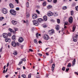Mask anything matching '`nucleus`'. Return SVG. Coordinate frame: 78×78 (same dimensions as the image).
Segmentation results:
<instances>
[{"instance_id": "1", "label": "nucleus", "mask_w": 78, "mask_h": 78, "mask_svg": "<svg viewBox=\"0 0 78 78\" xmlns=\"http://www.w3.org/2000/svg\"><path fill=\"white\" fill-rule=\"evenodd\" d=\"M10 14H11L12 15L14 16V15H16L17 14V12L14 10L13 9H11L10 10Z\"/></svg>"}, {"instance_id": "2", "label": "nucleus", "mask_w": 78, "mask_h": 78, "mask_svg": "<svg viewBox=\"0 0 78 78\" xmlns=\"http://www.w3.org/2000/svg\"><path fill=\"white\" fill-rule=\"evenodd\" d=\"M2 12L4 14H6L8 13V10L6 9H2Z\"/></svg>"}, {"instance_id": "3", "label": "nucleus", "mask_w": 78, "mask_h": 78, "mask_svg": "<svg viewBox=\"0 0 78 78\" xmlns=\"http://www.w3.org/2000/svg\"><path fill=\"white\" fill-rule=\"evenodd\" d=\"M32 22L34 25L37 26V25H39V23H38V21L36 20H34L32 21Z\"/></svg>"}, {"instance_id": "4", "label": "nucleus", "mask_w": 78, "mask_h": 78, "mask_svg": "<svg viewBox=\"0 0 78 78\" xmlns=\"http://www.w3.org/2000/svg\"><path fill=\"white\" fill-rule=\"evenodd\" d=\"M78 36V34H76L75 36L73 37V41L74 42H76V41H77Z\"/></svg>"}, {"instance_id": "5", "label": "nucleus", "mask_w": 78, "mask_h": 78, "mask_svg": "<svg viewBox=\"0 0 78 78\" xmlns=\"http://www.w3.org/2000/svg\"><path fill=\"white\" fill-rule=\"evenodd\" d=\"M43 37L44 39H45V40H46V41H47V40H48V39H50V37H49L48 35L47 34H45L44 36Z\"/></svg>"}, {"instance_id": "6", "label": "nucleus", "mask_w": 78, "mask_h": 78, "mask_svg": "<svg viewBox=\"0 0 78 78\" xmlns=\"http://www.w3.org/2000/svg\"><path fill=\"white\" fill-rule=\"evenodd\" d=\"M24 41V39H23V38L22 37H20L19 38V39L18 40V41L19 42H20V43H22L23 41Z\"/></svg>"}, {"instance_id": "7", "label": "nucleus", "mask_w": 78, "mask_h": 78, "mask_svg": "<svg viewBox=\"0 0 78 78\" xmlns=\"http://www.w3.org/2000/svg\"><path fill=\"white\" fill-rule=\"evenodd\" d=\"M69 22L70 23H72L73 22V18H72V16H71L69 18Z\"/></svg>"}, {"instance_id": "8", "label": "nucleus", "mask_w": 78, "mask_h": 78, "mask_svg": "<svg viewBox=\"0 0 78 78\" xmlns=\"http://www.w3.org/2000/svg\"><path fill=\"white\" fill-rule=\"evenodd\" d=\"M50 31V35H52L53 34H54L55 33V30L53 29H51L49 30Z\"/></svg>"}, {"instance_id": "9", "label": "nucleus", "mask_w": 78, "mask_h": 78, "mask_svg": "<svg viewBox=\"0 0 78 78\" xmlns=\"http://www.w3.org/2000/svg\"><path fill=\"white\" fill-rule=\"evenodd\" d=\"M54 14L53 13L51 12H49L48 13V16H49V17L50 16H53Z\"/></svg>"}, {"instance_id": "10", "label": "nucleus", "mask_w": 78, "mask_h": 78, "mask_svg": "<svg viewBox=\"0 0 78 78\" xmlns=\"http://www.w3.org/2000/svg\"><path fill=\"white\" fill-rule=\"evenodd\" d=\"M11 45L13 47H16V42L13 41H12L11 43Z\"/></svg>"}, {"instance_id": "11", "label": "nucleus", "mask_w": 78, "mask_h": 78, "mask_svg": "<svg viewBox=\"0 0 78 78\" xmlns=\"http://www.w3.org/2000/svg\"><path fill=\"white\" fill-rule=\"evenodd\" d=\"M12 23L14 25H17V21H15L14 20H12Z\"/></svg>"}, {"instance_id": "12", "label": "nucleus", "mask_w": 78, "mask_h": 78, "mask_svg": "<svg viewBox=\"0 0 78 78\" xmlns=\"http://www.w3.org/2000/svg\"><path fill=\"white\" fill-rule=\"evenodd\" d=\"M3 36L4 38H7L8 37V34L5 33L3 34Z\"/></svg>"}, {"instance_id": "13", "label": "nucleus", "mask_w": 78, "mask_h": 78, "mask_svg": "<svg viewBox=\"0 0 78 78\" xmlns=\"http://www.w3.org/2000/svg\"><path fill=\"white\" fill-rule=\"evenodd\" d=\"M32 17L33 19H36L37 17V15L36 14H34L32 15Z\"/></svg>"}, {"instance_id": "14", "label": "nucleus", "mask_w": 78, "mask_h": 78, "mask_svg": "<svg viewBox=\"0 0 78 78\" xmlns=\"http://www.w3.org/2000/svg\"><path fill=\"white\" fill-rule=\"evenodd\" d=\"M5 41L6 42H11V39H10V38L7 39V38H6L5 39Z\"/></svg>"}, {"instance_id": "15", "label": "nucleus", "mask_w": 78, "mask_h": 78, "mask_svg": "<svg viewBox=\"0 0 78 78\" xmlns=\"http://www.w3.org/2000/svg\"><path fill=\"white\" fill-rule=\"evenodd\" d=\"M9 31H10L11 33H12L13 34H15V32H14V30L11 28H9Z\"/></svg>"}, {"instance_id": "16", "label": "nucleus", "mask_w": 78, "mask_h": 78, "mask_svg": "<svg viewBox=\"0 0 78 78\" xmlns=\"http://www.w3.org/2000/svg\"><path fill=\"white\" fill-rule=\"evenodd\" d=\"M76 62V60L75 59V58H74V59L73 60L72 62V66H75Z\"/></svg>"}, {"instance_id": "17", "label": "nucleus", "mask_w": 78, "mask_h": 78, "mask_svg": "<svg viewBox=\"0 0 78 78\" xmlns=\"http://www.w3.org/2000/svg\"><path fill=\"white\" fill-rule=\"evenodd\" d=\"M52 71L53 72L54 71V69H55V64L54 63L52 65Z\"/></svg>"}, {"instance_id": "18", "label": "nucleus", "mask_w": 78, "mask_h": 78, "mask_svg": "<svg viewBox=\"0 0 78 78\" xmlns=\"http://www.w3.org/2000/svg\"><path fill=\"white\" fill-rule=\"evenodd\" d=\"M9 6H10V8L12 9L14 8V5L12 3H10L9 4Z\"/></svg>"}, {"instance_id": "19", "label": "nucleus", "mask_w": 78, "mask_h": 78, "mask_svg": "<svg viewBox=\"0 0 78 78\" xmlns=\"http://www.w3.org/2000/svg\"><path fill=\"white\" fill-rule=\"evenodd\" d=\"M12 38L13 40V41H15L16 39V35H13V36H12Z\"/></svg>"}, {"instance_id": "20", "label": "nucleus", "mask_w": 78, "mask_h": 78, "mask_svg": "<svg viewBox=\"0 0 78 78\" xmlns=\"http://www.w3.org/2000/svg\"><path fill=\"white\" fill-rule=\"evenodd\" d=\"M38 34L39 33H37L36 34V37L37 39L39 38V36H41V34Z\"/></svg>"}, {"instance_id": "21", "label": "nucleus", "mask_w": 78, "mask_h": 78, "mask_svg": "<svg viewBox=\"0 0 78 78\" xmlns=\"http://www.w3.org/2000/svg\"><path fill=\"white\" fill-rule=\"evenodd\" d=\"M43 19L44 21H47V16H44Z\"/></svg>"}, {"instance_id": "22", "label": "nucleus", "mask_w": 78, "mask_h": 78, "mask_svg": "<svg viewBox=\"0 0 78 78\" xmlns=\"http://www.w3.org/2000/svg\"><path fill=\"white\" fill-rule=\"evenodd\" d=\"M30 17V13L28 12L26 13V17L28 18Z\"/></svg>"}, {"instance_id": "23", "label": "nucleus", "mask_w": 78, "mask_h": 78, "mask_svg": "<svg viewBox=\"0 0 78 78\" xmlns=\"http://www.w3.org/2000/svg\"><path fill=\"white\" fill-rule=\"evenodd\" d=\"M43 20V19L41 18H38L37 20V21L38 22H42Z\"/></svg>"}, {"instance_id": "24", "label": "nucleus", "mask_w": 78, "mask_h": 78, "mask_svg": "<svg viewBox=\"0 0 78 78\" xmlns=\"http://www.w3.org/2000/svg\"><path fill=\"white\" fill-rule=\"evenodd\" d=\"M75 28H76V26H74L73 27V32H74L75 31Z\"/></svg>"}, {"instance_id": "25", "label": "nucleus", "mask_w": 78, "mask_h": 78, "mask_svg": "<svg viewBox=\"0 0 78 78\" xmlns=\"http://www.w3.org/2000/svg\"><path fill=\"white\" fill-rule=\"evenodd\" d=\"M46 5H47V2L46 1H44L43 3V5L44 6H46Z\"/></svg>"}, {"instance_id": "26", "label": "nucleus", "mask_w": 78, "mask_h": 78, "mask_svg": "<svg viewBox=\"0 0 78 78\" xmlns=\"http://www.w3.org/2000/svg\"><path fill=\"white\" fill-rule=\"evenodd\" d=\"M13 54L14 55H17V51H14L13 53Z\"/></svg>"}, {"instance_id": "27", "label": "nucleus", "mask_w": 78, "mask_h": 78, "mask_svg": "<svg viewBox=\"0 0 78 78\" xmlns=\"http://www.w3.org/2000/svg\"><path fill=\"white\" fill-rule=\"evenodd\" d=\"M67 8V6H64L62 7V9H63V10H65Z\"/></svg>"}, {"instance_id": "28", "label": "nucleus", "mask_w": 78, "mask_h": 78, "mask_svg": "<svg viewBox=\"0 0 78 78\" xmlns=\"http://www.w3.org/2000/svg\"><path fill=\"white\" fill-rule=\"evenodd\" d=\"M14 30H15L14 32H15V34H16V31H18V28H14Z\"/></svg>"}, {"instance_id": "29", "label": "nucleus", "mask_w": 78, "mask_h": 78, "mask_svg": "<svg viewBox=\"0 0 78 78\" xmlns=\"http://www.w3.org/2000/svg\"><path fill=\"white\" fill-rule=\"evenodd\" d=\"M52 8V6H51V5H48V6H47V8L48 9H50V8Z\"/></svg>"}, {"instance_id": "30", "label": "nucleus", "mask_w": 78, "mask_h": 78, "mask_svg": "<svg viewBox=\"0 0 78 78\" xmlns=\"http://www.w3.org/2000/svg\"><path fill=\"white\" fill-rule=\"evenodd\" d=\"M57 22L58 23H60V20L59 19H57Z\"/></svg>"}, {"instance_id": "31", "label": "nucleus", "mask_w": 78, "mask_h": 78, "mask_svg": "<svg viewBox=\"0 0 78 78\" xmlns=\"http://www.w3.org/2000/svg\"><path fill=\"white\" fill-rule=\"evenodd\" d=\"M26 6L27 7V8H28L29 7V2H27L26 3Z\"/></svg>"}, {"instance_id": "32", "label": "nucleus", "mask_w": 78, "mask_h": 78, "mask_svg": "<svg viewBox=\"0 0 78 78\" xmlns=\"http://www.w3.org/2000/svg\"><path fill=\"white\" fill-rule=\"evenodd\" d=\"M34 43L37 44L38 43L37 42V40L36 39H34Z\"/></svg>"}, {"instance_id": "33", "label": "nucleus", "mask_w": 78, "mask_h": 78, "mask_svg": "<svg viewBox=\"0 0 78 78\" xmlns=\"http://www.w3.org/2000/svg\"><path fill=\"white\" fill-rule=\"evenodd\" d=\"M71 16H73L74 14V12H73V10H72L71 11Z\"/></svg>"}, {"instance_id": "34", "label": "nucleus", "mask_w": 78, "mask_h": 78, "mask_svg": "<svg viewBox=\"0 0 78 78\" xmlns=\"http://www.w3.org/2000/svg\"><path fill=\"white\" fill-rule=\"evenodd\" d=\"M67 67H71V63H68L67 65Z\"/></svg>"}, {"instance_id": "35", "label": "nucleus", "mask_w": 78, "mask_h": 78, "mask_svg": "<svg viewBox=\"0 0 78 78\" xmlns=\"http://www.w3.org/2000/svg\"><path fill=\"white\" fill-rule=\"evenodd\" d=\"M16 46H17L18 47L19 46V43L17 42L16 43Z\"/></svg>"}, {"instance_id": "36", "label": "nucleus", "mask_w": 78, "mask_h": 78, "mask_svg": "<svg viewBox=\"0 0 78 78\" xmlns=\"http://www.w3.org/2000/svg\"><path fill=\"white\" fill-rule=\"evenodd\" d=\"M23 63V61H21L20 62H19V64H18L19 66H20L21 64Z\"/></svg>"}, {"instance_id": "37", "label": "nucleus", "mask_w": 78, "mask_h": 78, "mask_svg": "<svg viewBox=\"0 0 78 78\" xmlns=\"http://www.w3.org/2000/svg\"><path fill=\"white\" fill-rule=\"evenodd\" d=\"M4 19V17L3 16L0 17V21H2V20Z\"/></svg>"}, {"instance_id": "38", "label": "nucleus", "mask_w": 78, "mask_h": 78, "mask_svg": "<svg viewBox=\"0 0 78 78\" xmlns=\"http://www.w3.org/2000/svg\"><path fill=\"white\" fill-rule=\"evenodd\" d=\"M57 2V0H53V3H56Z\"/></svg>"}, {"instance_id": "39", "label": "nucleus", "mask_w": 78, "mask_h": 78, "mask_svg": "<svg viewBox=\"0 0 78 78\" xmlns=\"http://www.w3.org/2000/svg\"><path fill=\"white\" fill-rule=\"evenodd\" d=\"M21 76L23 77V78H25V77H26V75H25V74H23Z\"/></svg>"}, {"instance_id": "40", "label": "nucleus", "mask_w": 78, "mask_h": 78, "mask_svg": "<svg viewBox=\"0 0 78 78\" xmlns=\"http://www.w3.org/2000/svg\"><path fill=\"white\" fill-rule=\"evenodd\" d=\"M31 74H30L28 76V78H31Z\"/></svg>"}, {"instance_id": "41", "label": "nucleus", "mask_w": 78, "mask_h": 78, "mask_svg": "<svg viewBox=\"0 0 78 78\" xmlns=\"http://www.w3.org/2000/svg\"><path fill=\"white\" fill-rule=\"evenodd\" d=\"M75 9L76 10V11H78V6L76 7Z\"/></svg>"}, {"instance_id": "42", "label": "nucleus", "mask_w": 78, "mask_h": 78, "mask_svg": "<svg viewBox=\"0 0 78 78\" xmlns=\"http://www.w3.org/2000/svg\"><path fill=\"white\" fill-rule=\"evenodd\" d=\"M16 11H19V10L20 9H19V7H17L16 8Z\"/></svg>"}, {"instance_id": "43", "label": "nucleus", "mask_w": 78, "mask_h": 78, "mask_svg": "<svg viewBox=\"0 0 78 78\" xmlns=\"http://www.w3.org/2000/svg\"><path fill=\"white\" fill-rule=\"evenodd\" d=\"M55 28L56 30H57V31H58V30H59V27H56Z\"/></svg>"}, {"instance_id": "44", "label": "nucleus", "mask_w": 78, "mask_h": 78, "mask_svg": "<svg viewBox=\"0 0 78 78\" xmlns=\"http://www.w3.org/2000/svg\"><path fill=\"white\" fill-rule=\"evenodd\" d=\"M55 16H58V14H57V13H56V12H55Z\"/></svg>"}, {"instance_id": "45", "label": "nucleus", "mask_w": 78, "mask_h": 78, "mask_svg": "<svg viewBox=\"0 0 78 78\" xmlns=\"http://www.w3.org/2000/svg\"><path fill=\"white\" fill-rule=\"evenodd\" d=\"M38 55H39V56H42V54H40L39 53H38Z\"/></svg>"}, {"instance_id": "46", "label": "nucleus", "mask_w": 78, "mask_h": 78, "mask_svg": "<svg viewBox=\"0 0 78 78\" xmlns=\"http://www.w3.org/2000/svg\"><path fill=\"white\" fill-rule=\"evenodd\" d=\"M36 12H37L38 14H40V12H39V11H38V10H36Z\"/></svg>"}, {"instance_id": "47", "label": "nucleus", "mask_w": 78, "mask_h": 78, "mask_svg": "<svg viewBox=\"0 0 78 78\" xmlns=\"http://www.w3.org/2000/svg\"><path fill=\"white\" fill-rule=\"evenodd\" d=\"M46 27H47V26L46 25H44L43 26V28H46Z\"/></svg>"}, {"instance_id": "48", "label": "nucleus", "mask_w": 78, "mask_h": 78, "mask_svg": "<svg viewBox=\"0 0 78 78\" xmlns=\"http://www.w3.org/2000/svg\"><path fill=\"white\" fill-rule=\"evenodd\" d=\"M62 70L64 71L65 70V67H63L62 69Z\"/></svg>"}, {"instance_id": "49", "label": "nucleus", "mask_w": 78, "mask_h": 78, "mask_svg": "<svg viewBox=\"0 0 78 78\" xmlns=\"http://www.w3.org/2000/svg\"><path fill=\"white\" fill-rule=\"evenodd\" d=\"M15 2H17V4L19 3V0H15Z\"/></svg>"}, {"instance_id": "50", "label": "nucleus", "mask_w": 78, "mask_h": 78, "mask_svg": "<svg viewBox=\"0 0 78 78\" xmlns=\"http://www.w3.org/2000/svg\"><path fill=\"white\" fill-rule=\"evenodd\" d=\"M8 36H11V33H9L8 34Z\"/></svg>"}, {"instance_id": "51", "label": "nucleus", "mask_w": 78, "mask_h": 78, "mask_svg": "<svg viewBox=\"0 0 78 78\" xmlns=\"http://www.w3.org/2000/svg\"><path fill=\"white\" fill-rule=\"evenodd\" d=\"M22 59L23 61H24V62L26 61V59L25 58H24L23 59Z\"/></svg>"}, {"instance_id": "52", "label": "nucleus", "mask_w": 78, "mask_h": 78, "mask_svg": "<svg viewBox=\"0 0 78 78\" xmlns=\"http://www.w3.org/2000/svg\"><path fill=\"white\" fill-rule=\"evenodd\" d=\"M29 50L30 51H31V52L33 51V50H32V49H29Z\"/></svg>"}, {"instance_id": "53", "label": "nucleus", "mask_w": 78, "mask_h": 78, "mask_svg": "<svg viewBox=\"0 0 78 78\" xmlns=\"http://www.w3.org/2000/svg\"><path fill=\"white\" fill-rule=\"evenodd\" d=\"M69 70V68H68V69H66V72H68Z\"/></svg>"}, {"instance_id": "54", "label": "nucleus", "mask_w": 78, "mask_h": 78, "mask_svg": "<svg viewBox=\"0 0 78 78\" xmlns=\"http://www.w3.org/2000/svg\"><path fill=\"white\" fill-rule=\"evenodd\" d=\"M3 49L2 48V47L0 49V52H2V50Z\"/></svg>"}, {"instance_id": "55", "label": "nucleus", "mask_w": 78, "mask_h": 78, "mask_svg": "<svg viewBox=\"0 0 78 78\" xmlns=\"http://www.w3.org/2000/svg\"><path fill=\"white\" fill-rule=\"evenodd\" d=\"M28 23H29L28 22H26V25L27 26H28Z\"/></svg>"}, {"instance_id": "56", "label": "nucleus", "mask_w": 78, "mask_h": 78, "mask_svg": "<svg viewBox=\"0 0 78 78\" xmlns=\"http://www.w3.org/2000/svg\"><path fill=\"white\" fill-rule=\"evenodd\" d=\"M32 30H35V28L34 27H33L32 28Z\"/></svg>"}, {"instance_id": "57", "label": "nucleus", "mask_w": 78, "mask_h": 78, "mask_svg": "<svg viewBox=\"0 0 78 78\" xmlns=\"http://www.w3.org/2000/svg\"><path fill=\"white\" fill-rule=\"evenodd\" d=\"M9 62L8 63L7 65V66L6 67H8V66H9Z\"/></svg>"}, {"instance_id": "58", "label": "nucleus", "mask_w": 78, "mask_h": 78, "mask_svg": "<svg viewBox=\"0 0 78 78\" xmlns=\"http://www.w3.org/2000/svg\"><path fill=\"white\" fill-rule=\"evenodd\" d=\"M52 1L51 0H48V2H51Z\"/></svg>"}, {"instance_id": "59", "label": "nucleus", "mask_w": 78, "mask_h": 78, "mask_svg": "<svg viewBox=\"0 0 78 78\" xmlns=\"http://www.w3.org/2000/svg\"><path fill=\"white\" fill-rule=\"evenodd\" d=\"M5 69L4 70L3 72V73H5Z\"/></svg>"}, {"instance_id": "60", "label": "nucleus", "mask_w": 78, "mask_h": 78, "mask_svg": "<svg viewBox=\"0 0 78 78\" xmlns=\"http://www.w3.org/2000/svg\"><path fill=\"white\" fill-rule=\"evenodd\" d=\"M42 42V41H38V43H39V44H41V43Z\"/></svg>"}, {"instance_id": "61", "label": "nucleus", "mask_w": 78, "mask_h": 78, "mask_svg": "<svg viewBox=\"0 0 78 78\" xmlns=\"http://www.w3.org/2000/svg\"><path fill=\"white\" fill-rule=\"evenodd\" d=\"M67 25V23L66 22H65L64 26H65V25Z\"/></svg>"}, {"instance_id": "62", "label": "nucleus", "mask_w": 78, "mask_h": 78, "mask_svg": "<svg viewBox=\"0 0 78 78\" xmlns=\"http://www.w3.org/2000/svg\"><path fill=\"white\" fill-rule=\"evenodd\" d=\"M75 73L77 75H78V73L77 72H75Z\"/></svg>"}, {"instance_id": "63", "label": "nucleus", "mask_w": 78, "mask_h": 78, "mask_svg": "<svg viewBox=\"0 0 78 78\" xmlns=\"http://www.w3.org/2000/svg\"><path fill=\"white\" fill-rule=\"evenodd\" d=\"M23 45H21V48L22 49V48H23Z\"/></svg>"}, {"instance_id": "64", "label": "nucleus", "mask_w": 78, "mask_h": 78, "mask_svg": "<svg viewBox=\"0 0 78 78\" xmlns=\"http://www.w3.org/2000/svg\"><path fill=\"white\" fill-rule=\"evenodd\" d=\"M46 54L47 55V56H48L49 55V54L48 53H46Z\"/></svg>"}]
</instances>
